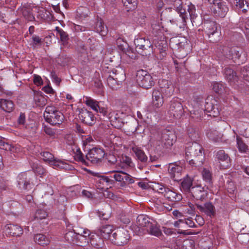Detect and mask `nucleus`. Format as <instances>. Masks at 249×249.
<instances>
[{
  "label": "nucleus",
  "instance_id": "bf43d9fd",
  "mask_svg": "<svg viewBox=\"0 0 249 249\" xmlns=\"http://www.w3.org/2000/svg\"><path fill=\"white\" fill-rule=\"evenodd\" d=\"M116 45L120 49H123L124 48V45L127 44L124 38L121 36H119L116 38Z\"/></svg>",
  "mask_w": 249,
  "mask_h": 249
},
{
  "label": "nucleus",
  "instance_id": "1a4fd4ad",
  "mask_svg": "<svg viewBox=\"0 0 249 249\" xmlns=\"http://www.w3.org/2000/svg\"><path fill=\"white\" fill-rule=\"evenodd\" d=\"M111 240L118 246H123L129 239L128 232L124 228L117 229L112 234Z\"/></svg>",
  "mask_w": 249,
  "mask_h": 249
},
{
  "label": "nucleus",
  "instance_id": "ddd939ff",
  "mask_svg": "<svg viewBox=\"0 0 249 249\" xmlns=\"http://www.w3.org/2000/svg\"><path fill=\"white\" fill-rule=\"evenodd\" d=\"M182 167L178 164V162L170 163L168 164V171L170 178L174 181L181 180V173Z\"/></svg>",
  "mask_w": 249,
  "mask_h": 249
},
{
  "label": "nucleus",
  "instance_id": "c9c22d12",
  "mask_svg": "<svg viewBox=\"0 0 249 249\" xmlns=\"http://www.w3.org/2000/svg\"><path fill=\"white\" fill-rule=\"evenodd\" d=\"M132 150L135 153L139 160L145 165L147 162L148 158L144 152L138 147H133Z\"/></svg>",
  "mask_w": 249,
  "mask_h": 249
},
{
  "label": "nucleus",
  "instance_id": "79ce46f5",
  "mask_svg": "<svg viewBox=\"0 0 249 249\" xmlns=\"http://www.w3.org/2000/svg\"><path fill=\"white\" fill-rule=\"evenodd\" d=\"M55 30L57 31V34L59 35L60 40L62 42L63 45H67L68 43V41L69 39L68 34L59 27H56L55 28Z\"/></svg>",
  "mask_w": 249,
  "mask_h": 249
},
{
  "label": "nucleus",
  "instance_id": "3c124183",
  "mask_svg": "<svg viewBox=\"0 0 249 249\" xmlns=\"http://www.w3.org/2000/svg\"><path fill=\"white\" fill-rule=\"evenodd\" d=\"M77 234L79 235V238H78L79 240L82 239V238H84L88 241V239H89V237L92 235L90 234V231L87 229L82 230Z\"/></svg>",
  "mask_w": 249,
  "mask_h": 249
},
{
  "label": "nucleus",
  "instance_id": "9b49d317",
  "mask_svg": "<svg viewBox=\"0 0 249 249\" xmlns=\"http://www.w3.org/2000/svg\"><path fill=\"white\" fill-rule=\"evenodd\" d=\"M206 188V187L200 185L192 187L189 194L195 200V203L199 201H203L207 198L208 192Z\"/></svg>",
  "mask_w": 249,
  "mask_h": 249
},
{
  "label": "nucleus",
  "instance_id": "2eb2a0df",
  "mask_svg": "<svg viewBox=\"0 0 249 249\" xmlns=\"http://www.w3.org/2000/svg\"><path fill=\"white\" fill-rule=\"evenodd\" d=\"M171 8L175 10L179 14L181 18V23L183 25L186 24L188 19V14L185 9L182 8L181 0H174L172 1Z\"/></svg>",
  "mask_w": 249,
  "mask_h": 249
},
{
  "label": "nucleus",
  "instance_id": "5fc2aeb1",
  "mask_svg": "<svg viewBox=\"0 0 249 249\" xmlns=\"http://www.w3.org/2000/svg\"><path fill=\"white\" fill-rule=\"evenodd\" d=\"M240 73L243 78L249 82V66H246L242 67L240 69Z\"/></svg>",
  "mask_w": 249,
  "mask_h": 249
},
{
  "label": "nucleus",
  "instance_id": "f03ea898",
  "mask_svg": "<svg viewBox=\"0 0 249 249\" xmlns=\"http://www.w3.org/2000/svg\"><path fill=\"white\" fill-rule=\"evenodd\" d=\"M220 50L224 55L230 59L233 60L238 65L245 63L247 59L246 53H244L240 48L237 47L229 48L227 46L220 47Z\"/></svg>",
  "mask_w": 249,
  "mask_h": 249
},
{
  "label": "nucleus",
  "instance_id": "680f3d73",
  "mask_svg": "<svg viewBox=\"0 0 249 249\" xmlns=\"http://www.w3.org/2000/svg\"><path fill=\"white\" fill-rule=\"evenodd\" d=\"M235 6L238 9H242V11L243 13H245L248 11L247 9H245V3L244 0H235Z\"/></svg>",
  "mask_w": 249,
  "mask_h": 249
},
{
  "label": "nucleus",
  "instance_id": "72a5a7b5",
  "mask_svg": "<svg viewBox=\"0 0 249 249\" xmlns=\"http://www.w3.org/2000/svg\"><path fill=\"white\" fill-rule=\"evenodd\" d=\"M34 239L36 243L43 246H47L50 243L49 237L43 234H36L35 235Z\"/></svg>",
  "mask_w": 249,
  "mask_h": 249
},
{
  "label": "nucleus",
  "instance_id": "dca6fc26",
  "mask_svg": "<svg viewBox=\"0 0 249 249\" xmlns=\"http://www.w3.org/2000/svg\"><path fill=\"white\" fill-rule=\"evenodd\" d=\"M159 85L160 89V92L164 96L169 97L173 93L174 88L170 81L166 79L160 80Z\"/></svg>",
  "mask_w": 249,
  "mask_h": 249
},
{
  "label": "nucleus",
  "instance_id": "f3484780",
  "mask_svg": "<svg viewBox=\"0 0 249 249\" xmlns=\"http://www.w3.org/2000/svg\"><path fill=\"white\" fill-rule=\"evenodd\" d=\"M79 117L82 122L89 125L93 124L95 122V117L92 112L87 109L82 108L79 114Z\"/></svg>",
  "mask_w": 249,
  "mask_h": 249
},
{
  "label": "nucleus",
  "instance_id": "473e14b6",
  "mask_svg": "<svg viewBox=\"0 0 249 249\" xmlns=\"http://www.w3.org/2000/svg\"><path fill=\"white\" fill-rule=\"evenodd\" d=\"M224 75L225 79L229 83H234L237 81L238 77L236 73L231 69L226 68L224 71Z\"/></svg>",
  "mask_w": 249,
  "mask_h": 249
},
{
  "label": "nucleus",
  "instance_id": "052dcab7",
  "mask_svg": "<svg viewBox=\"0 0 249 249\" xmlns=\"http://www.w3.org/2000/svg\"><path fill=\"white\" fill-rule=\"evenodd\" d=\"M47 216V213L46 212L43 210H37L35 214V218L39 220L45 218Z\"/></svg>",
  "mask_w": 249,
  "mask_h": 249
},
{
  "label": "nucleus",
  "instance_id": "6ab92c4d",
  "mask_svg": "<svg viewBox=\"0 0 249 249\" xmlns=\"http://www.w3.org/2000/svg\"><path fill=\"white\" fill-rule=\"evenodd\" d=\"M18 185L21 189L28 190L31 186L30 178L26 172L20 173L17 177Z\"/></svg>",
  "mask_w": 249,
  "mask_h": 249
},
{
  "label": "nucleus",
  "instance_id": "2f4dec72",
  "mask_svg": "<svg viewBox=\"0 0 249 249\" xmlns=\"http://www.w3.org/2000/svg\"><path fill=\"white\" fill-rule=\"evenodd\" d=\"M14 104L11 101L4 99H0V107L6 112H11L14 109Z\"/></svg>",
  "mask_w": 249,
  "mask_h": 249
},
{
  "label": "nucleus",
  "instance_id": "39448f33",
  "mask_svg": "<svg viewBox=\"0 0 249 249\" xmlns=\"http://www.w3.org/2000/svg\"><path fill=\"white\" fill-rule=\"evenodd\" d=\"M136 50L143 56L150 55L153 53V45L149 39L144 38H137L134 40Z\"/></svg>",
  "mask_w": 249,
  "mask_h": 249
},
{
  "label": "nucleus",
  "instance_id": "774afa93",
  "mask_svg": "<svg viewBox=\"0 0 249 249\" xmlns=\"http://www.w3.org/2000/svg\"><path fill=\"white\" fill-rule=\"evenodd\" d=\"M51 76L53 81L55 82L56 84L59 85L61 81V79L58 77L55 72L54 71H52L51 73Z\"/></svg>",
  "mask_w": 249,
  "mask_h": 249
},
{
  "label": "nucleus",
  "instance_id": "8fccbe9b",
  "mask_svg": "<svg viewBox=\"0 0 249 249\" xmlns=\"http://www.w3.org/2000/svg\"><path fill=\"white\" fill-rule=\"evenodd\" d=\"M188 11L189 13L190 19L192 23L195 22V20L197 18V15L196 14V7L194 5L190 4L188 5Z\"/></svg>",
  "mask_w": 249,
  "mask_h": 249
},
{
  "label": "nucleus",
  "instance_id": "c85d7f7f",
  "mask_svg": "<svg viewBox=\"0 0 249 249\" xmlns=\"http://www.w3.org/2000/svg\"><path fill=\"white\" fill-rule=\"evenodd\" d=\"M213 90L219 94H229V89L225 86V84L222 82H215L212 84Z\"/></svg>",
  "mask_w": 249,
  "mask_h": 249
},
{
  "label": "nucleus",
  "instance_id": "f8f14e48",
  "mask_svg": "<svg viewBox=\"0 0 249 249\" xmlns=\"http://www.w3.org/2000/svg\"><path fill=\"white\" fill-rule=\"evenodd\" d=\"M105 155L103 149L94 147L89 151L86 155V159L92 163H97L101 161Z\"/></svg>",
  "mask_w": 249,
  "mask_h": 249
},
{
  "label": "nucleus",
  "instance_id": "09e8293b",
  "mask_svg": "<svg viewBox=\"0 0 249 249\" xmlns=\"http://www.w3.org/2000/svg\"><path fill=\"white\" fill-rule=\"evenodd\" d=\"M34 100L36 104L39 107H43L46 104L47 100L42 95L37 94L35 96Z\"/></svg>",
  "mask_w": 249,
  "mask_h": 249
},
{
  "label": "nucleus",
  "instance_id": "aec40b11",
  "mask_svg": "<svg viewBox=\"0 0 249 249\" xmlns=\"http://www.w3.org/2000/svg\"><path fill=\"white\" fill-rule=\"evenodd\" d=\"M6 234L13 236H20L23 233V230L18 225L13 224H7L4 229Z\"/></svg>",
  "mask_w": 249,
  "mask_h": 249
},
{
  "label": "nucleus",
  "instance_id": "338daca9",
  "mask_svg": "<svg viewBox=\"0 0 249 249\" xmlns=\"http://www.w3.org/2000/svg\"><path fill=\"white\" fill-rule=\"evenodd\" d=\"M32 40L33 42L32 45L34 47H35V46L37 45H40L42 42L41 39L37 36H32Z\"/></svg>",
  "mask_w": 249,
  "mask_h": 249
},
{
  "label": "nucleus",
  "instance_id": "7ed1b4c3",
  "mask_svg": "<svg viewBox=\"0 0 249 249\" xmlns=\"http://www.w3.org/2000/svg\"><path fill=\"white\" fill-rule=\"evenodd\" d=\"M203 28L209 42L215 43L220 39V32L218 29V25L215 22L210 20L204 21L203 23Z\"/></svg>",
  "mask_w": 249,
  "mask_h": 249
},
{
  "label": "nucleus",
  "instance_id": "a878e982",
  "mask_svg": "<svg viewBox=\"0 0 249 249\" xmlns=\"http://www.w3.org/2000/svg\"><path fill=\"white\" fill-rule=\"evenodd\" d=\"M87 242L88 243H90L92 247L97 249H102L104 246V240L99 235H92Z\"/></svg>",
  "mask_w": 249,
  "mask_h": 249
},
{
  "label": "nucleus",
  "instance_id": "423d86ee",
  "mask_svg": "<svg viewBox=\"0 0 249 249\" xmlns=\"http://www.w3.org/2000/svg\"><path fill=\"white\" fill-rule=\"evenodd\" d=\"M214 15L220 18H224L229 11V8L223 0H208Z\"/></svg>",
  "mask_w": 249,
  "mask_h": 249
},
{
  "label": "nucleus",
  "instance_id": "4d7b16f0",
  "mask_svg": "<svg viewBox=\"0 0 249 249\" xmlns=\"http://www.w3.org/2000/svg\"><path fill=\"white\" fill-rule=\"evenodd\" d=\"M38 13H39V15L41 17V18L44 19H50L52 18L50 12L44 9L39 10Z\"/></svg>",
  "mask_w": 249,
  "mask_h": 249
},
{
  "label": "nucleus",
  "instance_id": "412c9836",
  "mask_svg": "<svg viewBox=\"0 0 249 249\" xmlns=\"http://www.w3.org/2000/svg\"><path fill=\"white\" fill-rule=\"evenodd\" d=\"M45 118L48 123L52 125H56L61 124L64 120L63 114L59 111L55 112L54 114H51L50 115H45Z\"/></svg>",
  "mask_w": 249,
  "mask_h": 249
},
{
  "label": "nucleus",
  "instance_id": "f704fd0d",
  "mask_svg": "<svg viewBox=\"0 0 249 249\" xmlns=\"http://www.w3.org/2000/svg\"><path fill=\"white\" fill-rule=\"evenodd\" d=\"M146 231L148 233L157 237L160 236L162 234L159 226L157 225L155 222H152L147 228Z\"/></svg>",
  "mask_w": 249,
  "mask_h": 249
},
{
  "label": "nucleus",
  "instance_id": "a211bd4d",
  "mask_svg": "<svg viewBox=\"0 0 249 249\" xmlns=\"http://www.w3.org/2000/svg\"><path fill=\"white\" fill-rule=\"evenodd\" d=\"M195 205L201 213H204L208 216L212 217L215 214V207L211 202L205 203L203 205L200 204L199 202H196Z\"/></svg>",
  "mask_w": 249,
  "mask_h": 249
},
{
  "label": "nucleus",
  "instance_id": "4468645a",
  "mask_svg": "<svg viewBox=\"0 0 249 249\" xmlns=\"http://www.w3.org/2000/svg\"><path fill=\"white\" fill-rule=\"evenodd\" d=\"M176 140V136L175 133L169 130H164L161 135V142L163 146L168 148L172 145Z\"/></svg>",
  "mask_w": 249,
  "mask_h": 249
},
{
  "label": "nucleus",
  "instance_id": "0e129e2a",
  "mask_svg": "<svg viewBox=\"0 0 249 249\" xmlns=\"http://www.w3.org/2000/svg\"><path fill=\"white\" fill-rule=\"evenodd\" d=\"M56 111H59L57 110L54 107L48 106L46 108V110L44 113V116L46 115H50L51 114H54Z\"/></svg>",
  "mask_w": 249,
  "mask_h": 249
},
{
  "label": "nucleus",
  "instance_id": "b1692460",
  "mask_svg": "<svg viewBox=\"0 0 249 249\" xmlns=\"http://www.w3.org/2000/svg\"><path fill=\"white\" fill-rule=\"evenodd\" d=\"M32 8L28 4L22 5L18 10L22 13L23 17L28 21H32L35 18L32 13Z\"/></svg>",
  "mask_w": 249,
  "mask_h": 249
},
{
  "label": "nucleus",
  "instance_id": "de8ad7c7",
  "mask_svg": "<svg viewBox=\"0 0 249 249\" xmlns=\"http://www.w3.org/2000/svg\"><path fill=\"white\" fill-rule=\"evenodd\" d=\"M236 142L239 150L241 152L246 153L249 150L248 146L243 142L242 138L239 136H237Z\"/></svg>",
  "mask_w": 249,
  "mask_h": 249
},
{
  "label": "nucleus",
  "instance_id": "58836bf2",
  "mask_svg": "<svg viewBox=\"0 0 249 249\" xmlns=\"http://www.w3.org/2000/svg\"><path fill=\"white\" fill-rule=\"evenodd\" d=\"M192 179L190 178H185L181 182L182 189L186 193L189 194L192 189Z\"/></svg>",
  "mask_w": 249,
  "mask_h": 249
},
{
  "label": "nucleus",
  "instance_id": "f257e3e1",
  "mask_svg": "<svg viewBox=\"0 0 249 249\" xmlns=\"http://www.w3.org/2000/svg\"><path fill=\"white\" fill-rule=\"evenodd\" d=\"M203 148L196 142L188 144L186 148L185 158L189 164L195 167L202 166L204 160Z\"/></svg>",
  "mask_w": 249,
  "mask_h": 249
},
{
  "label": "nucleus",
  "instance_id": "a19ab883",
  "mask_svg": "<svg viewBox=\"0 0 249 249\" xmlns=\"http://www.w3.org/2000/svg\"><path fill=\"white\" fill-rule=\"evenodd\" d=\"M202 175L204 180L207 183L206 189L209 188V186H211L212 184V173L207 169H204L202 172Z\"/></svg>",
  "mask_w": 249,
  "mask_h": 249
},
{
  "label": "nucleus",
  "instance_id": "6e6552de",
  "mask_svg": "<svg viewBox=\"0 0 249 249\" xmlns=\"http://www.w3.org/2000/svg\"><path fill=\"white\" fill-rule=\"evenodd\" d=\"M184 108L178 98L173 99L169 104V112L175 119H180L184 114Z\"/></svg>",
  "mask_w": 249,
  "mask_h": 249
},
{
  "label": "nucleus",
  "instance_id": "5701e85b",
  "mask_svg": "<svg viewBox=\"0 0 249 249\" xmlns=\"http://www.w3.org/2000/svg\"><path fill=\"white\" fill-rule=\"evenodd\" d=\"M105 117L110 120L111 124L116 128H121L124 125L123 119L114 111L107 113Z\"/></svg>",
  "mask_w": 249,
  "mask_h": 249
},
{
  "label": "nucleus",
  "instance_id": "20e7f679",
  "mask_svg": "<svg viewBox=\"0 0 249 249\" xmlns=\"http://www.w3.org/2000/svg\"><path fill=\"white\" fill-rule=\"evenodd\" d=\"M136 78L138 85L145 89H150L155 84V81L152 75L145 70L138 71Z\"/></svg>",
  "mask_w": 249,
  "mask_h": 249
},
{
  "label": "nucleus",
  "instance_id": "13d9d810",
  "mask_svg": "<svg viewBox=\"0 0 249 249\" xmlns=\"http://www.w3.org/2000/svg\"><path fill=\"white\" fill-rule=\"evenodd\" d=\"M99 177L100 182H102L103 185H106L108 186L110 184H112L114 183V180L110 179L108 177L105 176L98 175Z\"/></svg>",
  "mask_w": 249,
  "mask_h": 249
},
{
  "label": "nucleus",
  "instance_id": "9d476101",
  "mask_svg": "<svg viewBox=\"0 0 249 249\" xmlns=\"http://www.w3.org/2000/svg\"><path fill=\"white\" fill-rule=\"evenodd\" d=\"M41 155L45 161H47L54 167L66 170L70 169V165L61 160L54 159L53 155L49 152H43L41 153Z\"/></svg>",
  "mask_w": 249,
  "mask_h": 249
},
{
  "label": "nucleus",
  "instance_id": "ea45409f",
  "mask_svg": "<svg viewBox=\"0 0 249 249\" xmlns=\"http://www.w3.org/2000/svg\"><path fill=\"white\" fill-rule=\"evenodd\" d=\"M107 82L108 86L112 89H117L121 84L118 82L110 73L107 78Z\"/></svg>",
  "mask_w": 249,
  "mask_h": 249
},
{
  "label": "nucleus",
  "instance_id": "7c9ffc66",
  "mask_svg": "<svg viewBox=\"0 0 249 249\" xmlns=\"http://www.w3.org/2000/svg\"><path fill=\"white\" fill-rule=\"evenodd\" d=\"M167 191L164 197L169 201L176 202L182 200V196L180 194L174 192L169 188Z\"/></svg>",
  "mask_w": 249,
  "mask_h": 249
},
{
  "label": "nucleus",
  "instance_id": "6e6d98bb",
  "mask_svg": "<svg viewBox=\"0 0 249 249\" xmlns=\"http://www.w3.org/2000/svg\"><path fill=\"white\" fill-rule=\"evenodd\" d=\"M242 30L246 35L247 39H249V20H247L244 23L240 24Z\"/></svg>",
  "mask_w": 249,
  "mask_h": 249
},
{
  "label": "nucleus",
  "instance_id": "864d4df0",
  "mask_svg": "<svg viewBox=\"0 0 249 249\" xmlns=\"http://www.w3.org/2000/svg\"><path fill=\"white\" fill-rule=\"evenodd\" d=\"M65 239L69 242L73 241L74 239L78 240L79 235H77V233L72 231H69L67 232L65 236Z\"/></svg>",
  "mask_w": 249,
  "mask_h": 249
},
{
  "label": "nucleus",
  "instance_id": "69168bd1",
  "mask_svg": "<svg viewBox=\"0 0 249 249\" xmlns=\"http://www.w3.org/2000/svg\"><path fill=\"white\" fill-rule=\"evenodd\" d=\"M74 159L79 162H82L85 165L88 164L86 160L84 158V155L83 154H77L74 155Z\"/></svg>",
  "mask_w": 249,
  "mask_h": 249
},
{
  "label": "nucleus",
  "instance_id": "0eeeda50",
  "mask_svg": "<svg viewBox=\"0 0 249 249\" xmlns=\"http://www.w3.org/2000/svg\"><path fill=\"white\" fill-rule=\"evenodd\" d=\"M218 101L212 97H208L205 100V110L208 116L216 117L219 114Z\"/></svg>",
  "mask_w": 249,
  "mask_h": 249
},
{
  "label": "nucleus",
  "instance_id": "a18cd8bd",
  "mask_svg": "<svg viewBox=\"0 0 249 249\" xmlns=\"http://www.w3.org/2000/svg\"><path fill=\"white\" fill-rule=\"evenodd\" d=\"M208 137L215 142H217L221 139L223 135L216 130H210L207 133Z\"/></svg>",
  "mask_w": 249,
  "mask_h": 249
},
{
  "label": "nucleus",
  "instance_id": "4be33fe9",
  "mask_svg": "<svg viewBox=\"0 0 249 249\" xmlns=\"http://www.w3.org/2000/svg\"><path fill=\"white\" fill-rule=\"evenodd\" d=\"M86 104L89 106L93 110L97 112H99L104 116H106L107 113V108L101 106L100 103L98 102L95 100L92 99L90 98H87L86 100Z\"/></svg>",
  "mask_w": 249,
  "mask_h": 249
},
{
  "label": "nucleus",
  "instance_id": "393cba45",
  "mask_svg": "<svg viewBox=\"0 0 249 249\" xmlns=\"http://www.w3.org/2000/svg\"><path fill=\"white\" fill-rule=\"evenodd\" d=\"M216 158L219 162H223L222 165L224 168H228L230 165V158L228 154H226L223 150L218 151L216 153Z\"/></svg>",
  "mask_w": 249,
  "mask_h": 249
},
{
  "label": "nucleus",
  "instance_id": "c756f323",
  "mask_svg": "<svg viewBox=\"0 0 249 249\" xmlns=\"http://www.w3.org/2000/svg\"><path fill=\"white\" fill-rule=\"evenodd\" d=\"M113 227L110 225L103 226L99 229V234L105 239H109L110 240L112 239L111 233L113 231Z\"/></svg>",
  "mask_w": 249,
  "mask_h": 249
},
{
  "label": "nucleus",
  "instance_id": "e433bc0d",
  "mask_svg": "<svg viewBox=\"0 0 249 249\" xmlns=\"http://www.w3.org/2000/svg\"><path fill=\"white\" fill-rule=\"evenodd\" d=\"M94 28L95 30L102 36H105L107 33V28L101 19L95 23Z\"/></svg>",
  "mask_w": 249,
  "mask_h": 249
},
{
  "label": "nucleus",
  "instance_id": "37998d69",
  "mask_svg": "<svg viewBox=\"0 0 249 249\" xmlns=\"http://www.w3.org/2000/svg\"><path fill=\"white\" fill-rule=\"evenodd\" d=\"M187 134L189 137L195 141L198 138V133L196 128L192 125H189L187 128Z\"/></svg>",
  "mask_w": 249,
  "mask_h": 249
},
{
  "label": "nucleus",
  "instance_id": "4c0bfd02",
  "mask_svg": "<svg viewBox=\"0 0 249 249\" xmlns=\"http://www.w3.org/2000/svg\"><path fill=\"white\" fill-rule=\"evenodd\" d=\"M127 11H132L137 7V0H122Z\"/></svg>",
  "mask_w": 249,
  "mask_h": 249
},
{
  "label": "nucleus",
  "instance_id": "49530a36",
  "mask_svg": "<svg viewBox=\"0 0 249 249\" xmlns=\"http://www.w3.org/2000/svg\"><path fill=\"white\" fill-rule=\"evenodd\" d=\"M115 174L113 175V178L117 181L121 182V186L124 183V180L126 179V173L122 171H113Z\"/></svg>",
  "mask_w": 249,
  "mask_h": 249
},
{
  "label": "nucleus",
  "instance_id": "cd10ccee",
  "mask_svg": "<svg viewBox=\"0 0 249 249\" xmlns=\"http://www.w3.org/2000/svg\"><path fill=\"white\" fill-rule=\"evenodd\" d=\"M151 222L150 218L146 215L140 214L137 218V225L140 229L144 228L146 230Z\"/></svg>",
  "mask_w": 249,
  "mask_h": 249
},
{
  "label": "nucleus",
  "instance_id": "e2e57ef3",
  "mask_svg": "<svg viewBox=\"0 0 249 249\" xmlns=\"http://www.w3.org/2000/svg\"><path fill=\"white\" fill-rule=\"evenodd\" d=\"M168 188H166L163 185H158L156 187L155 189L157 191V192L162 194L164 196V195L166 194V193H167V190H168Z\"/></svg>",
  "mask_w": 249,
  "mask_h": 249
},
{
  "label": "nucleus",
  "instance_id": "bb28decb",
  "mask_svg": "<svg viewBox=\"0 0 249 249\" xmlns=\"http://www.w3.org/2000/svg\"><path fill=\"white\" fill-rule=\"evenodd\" d=\"M162 95L163 94L158 90H153L152 93L153 105L155 107L158 108L163 105L164 101Z\"/></svg>",
  "mask_w": 249,
  "mask_h": 249
},
{
  "label": "nucleus",
  "instance_id": "c03bdc74",
  "mask_svg": "<svg viewBox=\"0 0 249 249\" xmlns=\"http://www.w3.org/2000/svg\"><path fill=\"white\" fill-rule=\"evenodd\" d=\"M118 82L122 83L124 80L125 76L124 72L121 70L120 71L114 70L109 72Z\"/></svg>",
  "mask_w": 249,
  "mask_h": 249
},
{
  "label": "nucleus",
  "instance_id": "603ef678",
  "mask_svg": "<svg viewBox=\"0 0 249 249\" xmlns=\"http://www.w3.org/2000/svg\"><path fill=\"white\" fill-rule=\"evenodd\" d=\"M191 117L196 121H199L201 120L203 116L202 109H198L194 110L193 113H191Z\"/></svg>",
  "mask_w": 249,
  "mask_h": 249
}]
</instances>
